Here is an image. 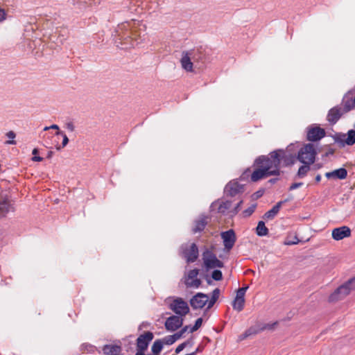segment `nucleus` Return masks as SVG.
<instances>
[{"label":"nucleus","instance_id":"f257e3e1","mask_svg":"<svg viewBox=\"0 0 355 355\" xmlns=\"http://www.w3.org/2000/svg\"><path fill=\"white\" fill-rule=\"evenodd\" d=\"M296 157L288 149H277L270 152L268 156L261 155L255 159V164L259 167L265 168L268 172L277 171L275 175H280L282 166H289L295 162Z\"/></svg>","mask_w":355,"mask_h":355},{"label":"nucleus","instance_id":"f03ea898","mask_svg":"<svg viewBox=\"0 0 355 355\" xmlns=\"http://www.w3.org/2000/svg\"><path fill=\"white\" fill-rule=\"evenodd\" d=\"M355 290V277L349 279L339 286L329 297L331 302H337L345 297L350 292Z\"/></svg>","mask_w":355,"mask_h":355},{"label":"nucleus","instance_id":"7ed1b4c3","mask_svg":"<svg viewBox=\"0 0 355 355\" xmlns=\"http://www.w3.org/2000/svg\"><path fill=\"white\" fill-rule=\"evenodd\" d=\"M315 155L316 151L313 144H307L300 150L296 159L304 164H311L315 162Z\"/></svg>","mask_w":355,"mask_h":355},{"label":"nucleus","instance_id":"20e7f679","mask_svg":"<svg viewBox=\"0 0 355 355\" xmlns=\"http://www.w3.org/2000/svg\"><path fill=\"white\" fill-rule=\"evenodd\" d=\"M168 308L178 316L184 317L189 312V306L186 301L181 297H173L168 304Z\"/></svg>","mask_w":355,"mask_h":355},{"label":"nucleus","instance_id":"39448f33","mask_svg":"<svg viewBox=\"0 0 355 355\" xmlns=\"http://www.w3.org/2000/svg\"><path fill=\"white\" fill-rule=\"evenodd\" d=\"M334 140L340 147L352 146L355 144V130H350L347 134L337 133L334 136Z\"/></svg>","mask_w":355,"mask_h":355},{"label":"nucleus","instance_id":"423d86ee","mask_svg":"<svg viewBox=\"0 0 355 355\" xmlns=\"http://www.w3.org/2000/svg\"><path fill=\"white\" fill-rule=\"evenodd\" d=\"M203 261L207 269L223 268V263L211 252L207 250L203 253Z\"/></svg>","mask_w":355,"mask_h":355},{"label":"nucleus","instance_id":"0eeeda50","mask_svg":"<svg viewBox=\"0 0 355 355\" xmlns=\"http://www.w3.org/2000/svg\"><path fill=\"white\" fill-rule=\"evenodd\" d=\"M189 303L193 309H201L206 304L208 305V295L202 293H198L190 299Z\"/></svg>","mask_w":355,"mask_h":355},{"label":"nucleus","instance_id":"6e6552de","mask_svg":"<svg viewBox=\"0 0 355 355\" xmlns=\"http://www.w3.org/2000/svg\"><path fill=\"white\" fill-rule=\"evenodd\" d=\"M153 337V334L150 331L140 335L137 339V350L145 353Z\"/></svg>","mask_w":355,"mask_h":355},{"label":"nucleus","instance_id":"1a4fd4ad","mask_svg":"<svg viewBox=\"0 0 355 355\" xmlns=\"http://www.w3.org/2000/svg\"><path fill=\"white\" fill-rule=\"evenodd\" d=\"M244 191L243 185L236 180L230 181L225 187L224 193L227 196L234 197Z\"/></svg>","mask_w":355,"mask_h":355},{"label":"nucleus","instance_id":"9d476101","mask_svg":"<svg viewBox=\"0 0 355 355\" xmlns=\"http://www.w3.org/2000/svg\"><path fill=\"white\" fill-rule=\"evenodd\" d=\"M198 269H193L191 270L187 275L185 277V285L188 288H198L201 284L200 279H198Z\"/></svg>","mask_w":355,"mask_h":355},{"label":"nucleus","instance_id":"9b49d317","mask_svg":"<svg viewBox=\"0 0 355 355\" xmlns=\"http://www.w3.org/2000/svg\"><path fill=\"white\" fill-rule=\"evenodd\" d=\"M221 238L223 241L225 248L227 250H230L236 242V238L235 232L233 230H229L225 232H223L220 234Z\"/></svg>","mask_w":355,"mask_h":355},{"label":"nucleus","instance_id":"f8f14e48","mask_svg":"<svg viewBox=\"0 0 355 355\" xmlns=\"http://www.w3.org/2000/svg\"><path fill=\"white\" fill-rule=\"evenodd\" d=\"M183 318L178 315H171L165 321V327L169 331H175L183 324Z\"/></svg>","mask_w":355,"mask_h":355},{"label":"nucleus","instance_id":"ddd939ff","mask_svg":"<svg viewBox=\"0 0 355 355\" xmlns=\"http://www.w3.org/2000/svg\"><path fill=\"white\" fill-rule=\"evenodd\" d=\"M345 113L342 110V107L336 105L331 108L327 114V120L331 125H334Z\"/></svg>","mask_w":355,"mask_h":355},{"label":"nucleus","instance_id":"4468645a","mask_svg":"<svg viewBox=\"0 0 355 355\" xmlns=\"http://www.w3.org/2000/svg\"><path fill=\"white\" fill-rule=\"evenodd\" d=\"M325 136V131L320 127H310L307 130V140L311 141H317Z\"/></svg>","mask_w":355,"mask_h":355},{"label":"nucleus","instance_id":"2eb2a0df","mask_svg":"<svg viewBox=\"0 0 355 355\" xmlns=\"http://www.w3.org/2000/svg\"><path fill=\"white\" fill-rule=\"evenodd\" d=\"M277 173V171H272L270 172H268V171L263 168V167H259V168H257L253 171V173L251 175V180L252 182H257L260 180L261 179L276 175Z\"/></svg>","mask_w":355,"mask_h":355},{"label":"nucleus","instance_id":"dca6fc26","mask_svg":"<svg viewBox=\"0 0 355 355\" xmlns=\"http://www.w3.org/2000/svg\"><path fill=\"white\" fill-rule=\"evenodd\" d=\"M332 238L336 241H340L351 236V230L347 226H342L334 228L332 230Z\"/></svg>","mask_w":355,"mask_h":355},{"label":"nucleus","instance_id":"f3484780","mask_svg":"<svg viewBox=\"0 0 355 355\" xmlns=\"http://www.w3.org/2000/svg\"><path fill=\"white\" fill-rule=\"evenodd\" d=\"M232 202L229 200H217L211 203V209H214L215 207L218 206L217 212L222 214H229V211L232 207Z\"/></svg>","mask_w":355,"mask_h":355},{"label":"nucleus","instance_id":"a211bd4d","mask_svg":"<svg viewBox=\"0 0 355 355\" xmlns=\"http://www.w3.org/2000/svg\"><path fill=\"white\" fill-rule=\"evenodd\" d=\"M192 55V53H189V51H183L182 53V58L180 59V63L182 67L186 70L187 71H192L193 62L191 56Z\"/></svg>","mask_w":355,"mask_h":355},{"label":"nucleus","instance_id":"6ab92c4d","mask_svg":"<svg viewBox=\"0 0 355 355\" xmlns=\"http://www.w3.org/2000/svg\"><path fill=\"white\" fill-rule=\"evenodd\" d=\"M184 256L187 262H194L198 257V249L195 243H192L189 249L184 251Z\"/></svg>","mask_w":355,"mask_h":355},{"label":"nucleus","instance_id":"aec40b11","mask_svg":"<svg viewBox=\"0 0 355 355\" xmlns=\"http://www.w3.org/2000/svg\"><path fill=\"white\" fill-rule=\"evenodd\" d=\"M339 106L342 107V110L345 113L349 112L355 107V96L352 98L349 97L348 94L345 95Z\"/></svg>","mask_w":355,"mask_h":355},{"label":"nucleus","instance_id":"412c9836","mask_svg":"<svg viewBox=\"0 0 355 355\" xmlns=\"http://www.w3.org/2000/svg\"><path fill=\"white\" fill-rule=\"evenodd\" d=\"M325 176L328 179L333 178L344 180L347 176V171L345 168H340L338 169L326 173Z\"/></svg>","mask_w":355,"mask_h":355},{"label":"nucleus","instance_id":"4be33fe9","mask_svg":"<svg viewBox=\"0 0 355 355\" xmlns=\"http://www.w3.org/2000/svg\"><path fill=\"white\" fill-rule=\"evenodd\" d=\"M10 209L11 205L7 196L0 195V218L6 216Z\"/></svg>","mask_w":355,"mask_h":355},{"label":"nucleus","instance_id":"5701e85b","mask_svg":"<svg viewBox=\"0 0 355 355\" xmlns=\"http://www.w3.org/2000/svg\"><path fill=\"white\" fill-rule=\"evenodd\" d=\"M208 217L205 216H201L198 219L195 220L194 227L193 228V232L196 233L202 231L205 226L207 225Z\"/></svg>","mask_w":355,"mask_h":355},{"label":"nucleus","instance_id":"b1692460","mask_svg":"<svg viewBox=\"0 0 355 355\" xmlns=\"http://www.w3.org/2000/svg\"><path fill=\"white\" fill-rule=\"evenodd\" d=\"M286 201L278 202L271 209L265 213L263 218L266 219H272L278 214L282 205Z\"/></svg>","mask_w":355,"mask_h":355},{"label":"nucleus","instance_id":"393cba45","mask_svg":"<svg viewBox=\"0 0 355 355\" xmlns=\"http://www.w3.org/2000/svg\"><path fill=\"white\" fill-rule=\"evenodd\" d=\"M103 352L106 355H122L121 349L117 345H105L103 348Z\"/></svg>","mask_w":355,"mask_h":355},{"label":"nucleus","instance_id":"a878e982","mask_svg":"<svg viewBox=\"0 0 355 355\" xmlns=\"http://www.w3.org/2000/svg\"><path fill=\"white\" fill-rule=\"evenodd\" d=\"M220 293V291L218 288H215L212 291L210 299L208 297V306L207 307V309H211L214 305V304L219 298Z\"/></svg>","mask_w":355,"mask_h":355},{"label":"nucleus","instance_id":"bb28decb","mask_svg":"<svg viewBox=\"0 0 355 355\" xmlns=\"http://www.w3.org/2000/svg\"><path fill=\"white\" fill-rule=\"evenodd\" d=\"M189 53H192L191 56L193 62H203L204 54L199 50H190Z\"/></svg>","mask_w":355,"mask_h":355},{"label":"nucleus","instance_id":"cd10ccee","mask_svg":"<svg viewBox=\"0 0 355 355\" xmlns=\"http://www.w3.org/2000/svg\"><path fill=\"white\" fill-rule=\"evenodd\" d=\"M257 234L259 236H266L268 234V229L266 227L265 223L262 220L258 223Z\"/></svg>","mask_w":355,"mask_h":355},{"label":"nucleus","instance_id":"c85d7f7f","mask_svg":"<svg viewBox=\"0 0 355 355\" xmlns=\"http://www.w3.org/2000/svg\"><path fill=\"white\" fill-rule=\"evenodd\" d=\"M163 348V341L162 340H156L152 347V352L155 355H159Z\"/></svg>","mask_w":355,"mask_h":355},{"label":"nucleus","instance_id":"c756f323","mask_svg":"<svg viewBox=\"0 0 355 355\" xmlns=\"http://www.w3.org/2000/svg\"><path fill=\"white\" fill-rule=\"evenodd\" d=\"M245 304V299H239L235 298L232 306L234 309L237 310L238 311H241L243 309Z\"/></svg>","mask_w":355,"mask_h":355},{"label":"nucleus","instance_id":"7c9ffc66","mask_svg":"<svg viewBox=\"0 0 355 355\" xmlns=\"http://www.w3.org/2000/svg\"><path fill=\"white\" fill-rule=\"evenodd\" d=\"M310 165L311 164H304L300 166L297 171V177L300 178L305 177L307 173L310 171Z\"/></svg>","mask_w":355,"mask_h":355},{"label":"nucleus","instance_id":"2f4dec72","mask_svg":"<svg viewBox=\"0 0 355 355\" xmlns=\"http://www.w3.org/2000/svg\"><path fill=\"white\" fill-rule=\"evenodd\" d=\"M256 207H257V204H252L248 209H245L242 212L243 217L247 218V217H249L250 216H251L254 213V211L256 209Z\"/></svg>","mask_w":355,"mask_h":355},{"label":"nucleus","instance_id":"473e14b6","mask_svg":"<svg viewBox=\"0 0 355 355\" xmlns=\"http://www.w3.org/2000/svg\"><path fill=\"white\" fill-rule=\"evenodd\" d=\"M55 135H61L63 137L62 142V146L61 147L60 146L57 147L58 150H60L61 148H64V147H65L67 145V144L69 142V139H68L67 136L66 135V134L64 133L62 131H57Z\"/></svg>","mask_w":355,"mask_h":355},{"label":"nucleus","instance_id":"72a5a7b5","mask_svg":"<svg viewBox=\"0 0 355 355\" xmlns=\"http://www.w3.org/2000/svg\"><path fill=\"white\" fill-rule=\"evenodd\" d=\"M243 201L242 200H239V202H237V204L236 205V206L234 207V209H231L229 211V215L230 216H234L235 215H236L239 211H240L241 209V205L243 204Z\"/></svg>","mask_w":355,"mask_h":355},{"label":"nucleus","instance_id":"f704fd0d","mask_svg":"<svg viewBox=\"0 0 355 355\" xmlns=\"http://www.w3.org/2000/svg\"><path fill=\"white\" fill-rule=\"evenodd\" d=\"M248 286L242 287V288H239L236 292V295L235 298L245 299V297H244L245 294V292L248 290Z\"/></svg>","mask_w":355,"mask_h":355},{"label":"nucleus","instance_id":"c9c22d12","mask_svg":"<svg viewBox=\"0 0 355 355\" xmlns=\"http://www.w3.org/2000/svg\"><path fill=\"white\" fill-rule=\"evenodd\" d=\"M211 277L216 281H220L223 279L222 272L219 270H214L212 272Z\"/></svg>","mask_w":355,"mask_h":355},{"label":"nucleus","instance_id":"e433bc0d","mask_svg":"<svg viewBox=\"0 0 355 355\" xmlns=\"http://www.w3.org/2000/svg\"><path fill=\"white\" fill-rule=\"evenodd\" d=\"M202 319L201 318H198L195 322V324L190 328V332L193 333L196 331H197L202 325Z\"/></svg>","mask_w":355,"mask_h":355},{"label":"nucleus","instance_id":"4c0bfd02","mask_svg":"<svg viewBox=\"0 0 355 355\" xmlns=\"http://www.w3.org/2000/svg\"><path fill=\"white\" fill-rule=\"evenodd\" d=\"M6 136L9 139H11V140L6 141V144H12L13 145V144H16V141L15 140H13V139L16 136L15 133L13 131H9L8 132H7Z\"/></svg>","mask_w":355,"mask_h":355},{"label":"nucleus","instance_id":"58836bf2","mask_svg":"<svg viewBox=\"0 0 355 355\" xmlns=\"http://www.w3.org/2000/svg\"><path fill=\"white\" fill-rule=\"evenodd\" d=\"M162 341H163V345L166 344V345H172L175 342L173 336H172L171 335L164 337L162 340Z\"/></svg>","mask_w":355,"mask_h":355},{"label":"nucleus","instance_id":"ea45409f","mask_svg":"<svg viewBox=\"0 0 355 355\" xmlns=\"http://www.w3.org/2000/svg\"><path fill=\"white\" fill-rule=\"evenodd\" d=\"M299 242H300V240L298 239V238L296 236H295L294 241H291V240L287 239L284 241V244L287 245H292L297 244Z\"/></svg>","mask_w":355,"mask_h":355},{"label":"nucleus","instance_id":"a19ab883","mask_svg":"<svg viewBox=\"0 0 355 355\" xmlns=\"http://www.w3.org/2000/svg\"><path fill=\"white\" fill-rule=\"evenodd\" d=\"M187 344H188L187 342H184V343H181L180 345H179L177 347V348L175 349V353L179 354L181 351H182L186 347Z\"/></svg>","mask_w":355,"mask_h":355},{"label":"nucleus","instance_id":"79ce46f5","mask_svg":"<svg viewBox=\"0 0 355 355\" xmlns=\"http://www.w3.org/2000/svg\"><path fill=\"white\" fill-rule=\"evenodd\" d=\"M65 127L67 128L68 130L70 132H73L75 130V125L73 122H68L65 124Z\"/></svg>","mask_w":355,"mask_h":355},{"label":"nucleus","instance_id":"37998d69","mask_svg":"<svg viewBox=\"0 0 355 355\" xmlns=\"http://www.w3.org/2000/svg\"><path fill=\"white\" fill-rule=\"evenodd\" d=\"M302 184H303L302 182L293 183L291 185L289 190L292 191V190L296 189L300 187Z\"/></svg>","mask_w":355,"mask_h":355},{"label":"nucleus","instance_id":"c03bdc74","mask_svg":"<svg viewBox=\"0 0 355 355\" xmlns=\"http://www.w3.org/2000/svg\"><path fill=\"white\" fill-rule=\"evenodd\" d=\"M276 324L277 322L273 324H266L261 328V329H272Z\"/></svg>","mask_w":355,"mask_h":355},{"label":"nucleus","instance_id":"a18cd8bd","mask_svg":"<svg viewBox=\"0 0 355 355\" xmlns=\"http://www.w3.org/2000/svg\"><path fill=\"white\" fill-rule=\"evenodd\" d=\"M6 15L4 10L0 9V21H2L6 19Z\"/></svg>","mask_w":355,"mask_h":355},{"label":"nucleus","instance_id":"49530a36","mask_svg":"<svg viewBox=\"0 0 355 355\" xmlns=\"http://www.w3.org/2000/svg\"><path fill=\"white\" fill-rule=\"evenodd\" d=\"M190 326L186 325L180 331L183 336V334H185L187 331H190Z\"/></svg>","mask_w":355,"mask_h":355},{"label":"nucleus","instance_id":"de8ad7c7","mask_svg":"<svg viewBox=\"0 0 355 355\" xmlns=\"http://www.w3.org/2000/svg\"><path fill=\"white\" fill-rule=\"evenodd\" d=\"M172 336H173L175 340L176 341L177 340L180 339L182 335V334L180 333V331H178L175 334H174L173 335H171Z\"/></svg>","mask_w":355,"mask_h":355},{"label":"nucleus","instance_id":"09e8293b","mask_svg":"<svg viewBox=\"0 0 355 355\" xmlns=\"http://www.w3.org/2000/svg\"><path fill=\"white\" fill-rule=\"evenodd\" d=\"M42 159H43V158L42 157H40V156H34L32 158V160L34 161V162H41Z\"/></svg>","mask_w":355,"mask_h":355},{"label":"nucleus","instance_id":"8fccbe9b","mask_svg":"<svg viewBox=\"0 0 355 355\" xmlns=\"http://www.w3.org/2000/svg\"><path fill=\"white\" fill-rule=\"evenodd\" d=\"M50 128L51 129H53V130H57L58 131H60L59 130V126L56 124H53L50 126Z\"/></svg>","mask_w":355,"mask_h":355},{"label":"nucleus","instance_id":"3c124183","mask_svg":"<svg viewBox=\"0 0 355 355\" xmlns=\"http://www.w3.org/2000/svg\"><path fill=\"white\" fill-rule=\"evenodd\" d=\"M320 180H321V175L318 174L315 177V181H316V182H319Z\"/></svg>","mask_w":355,"mask_h":355},{"label":"nucleus","instance_id":"603ef678","mask_svg":"<svg viewBox=\"0 0 355 355\" xmlns=\"http://www.w3.org/2000/svg\"><path fill=\"white\" fill-rule=\"evenodd\" d=\"M277 180H278V178H272L269 180V182L271 184H274L277 182Z\"/></svg>","mask_w":355,"mask_h":355},{"label":"nucleus","instance_id":"864d4df0","mask_svg":"<svg viewBox=\"0 0 355 355\" xmlns=\"http://www.w3.org/2000/svg\"><path fill=\"white\" fill-rule=\"evenodd\" d=\"M37 153H38V149L37 148H34L33 150L32 154L34 155H36Z\"/></svg>","mask_w":355,"mask_h":355},{"label":"nucleus","instance_id":"5fc2aeb1","mask_svg":"<svg viewBox=\"0 0 355 355\" xmlns=\"http://www.w3.org/2000/svg\"><path fill=\"white\" fill-rule=\"evenodd\" d=\"M256 194H257V197L259 198L262 196L263 191H259L257 192Z\"/></svg>","mask_w":355,"mask_h":355},{"label":"nucleus","instance_id":"6e6d98bb","mask_svg":"<svg viewBox=\"0 0 355 355\" xmlns=\"http://www.w3.org/2000/svg\"><path fill=\"white\" fill-rule=\"evenodd\" d=\"M135 355H145V353L137 350Z\"/></svg>","mask_w":355,"mask_h":355},{"label":"nucleus","instance_id":"4d7b16f0","mask_svg":"<svg viewBox=\"0 0 355 355\" xmlns=\"http://www.w3.org/2000/svg\"><path fill=\"white\" fill-rule=\"evenodd\" d=\"M52 155H53V152L52 151L49 152L48 157H51L52 156Z\"/></svg>","mask_w":355,"mask_h":355},{"label":"nucleus","instance_id":"13d9d810","mask_svg":"<svg viewBox=\"0 0 355 355\" xmlns=\"http://www.w3.org/2000/svg\"><path fill=\"white\" fill-rule=\"evenodd\" d=\"M49 129H51V128H50V126H46V127L44 128V131H46V130H49Z\"/></svg>","mask_w":355,"mask_h":355}]
</instances>
